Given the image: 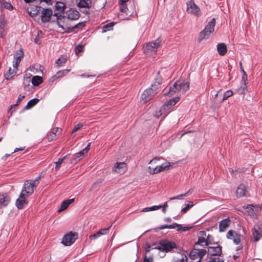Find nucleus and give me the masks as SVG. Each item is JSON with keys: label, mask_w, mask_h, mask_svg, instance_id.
Segmentation results:
<instances>
[{"label": "nucleus", "mask_w": 262, "mask_h": 262, "mask_svg": "<svg viewBox=\"0 0 262 262\" xmlns=\"http://www.w3.org/2000/svg\"><path fill=\"white\" fill-rule=\"evenodd\" d=\"M32 83L34 86H38L42 82V78L39 76H34L32 78Z\"/></svg>", "instance_id": "obj_32"}, {"label": "nucleus", "mask_w": 262, "mask_h": 262, "mask_svg": "<svg viewBox=\"0 0 262 262\" xmlns=\"http://www.w3.org/2000/svg\"><path fill=\"white\" fill-rule=\"evenodd\" d=\"M150 249H151V246L149 244H147L146 245V247L145 248V252L146 253H148V252H149L150 251Z\"/></svg>", "instance_id": "obj_63"}, {"label": "nucleus", "mask_w": 262, "mask_h": 262, "mask_svg": "<svg viewBox=\"0 0 262 262\" xmlns=\"http://www.w3.org/2000/svg\"><path fill=\"white\" fill-rule=\"evenodd\" d=\"M126 164L124 162L116 163L114 167V171L116 172L122 174L125 172Z\"/></svg>", "instance_id": "obj_20"}, {"label": "nucleus", "mask_w": 262, "mask_h": 262, "mask_svg": "<svg viewBox=\"0 0 262 262\" xmlns=\"http://www.w3.org/2000/svg\"><path fill=\"white\" fill-rule=\"evenodd\" d=\"M176 83L177 84L178 90L183 94H185L189 88V82L188 81H177Z\"/></svg>", "instance_id": "obj_16"}, {"label": "nucleus", "mask_w": 262, "mask_h": 262, "mask_svg": "<svg viewBox=\"0 0 262 262\" xmlns=\"http://www.w3.org/2000/svg\"><path fill=\"white\" fill-rule=\"evenodd\" d=\"M143 262H152V257H147V256H145L144 258Z\"/></svg>", "instance_id": "obj_61"}, {"label": "nucleus", "mask_w": 262, "mask_h": 262, "mask_svg": "<svg viewBox=\"0 0 262 262\" xmlns=\"http://www.w3.org/2000/svg\"><path fill=\"white\" fill-rule=\"evenodd\" d=\"M166 112L163 110V111H162V107L160 108V110L158 112H156L155 114V116L157 118H159L160 116H161L162 114L165 113Z\"/></svg>", "instance_id": "obj_51"}, {"label": "nucleus", "mask_w": 262, "mask_h": 262, "mask_svg": "<svg viewBox=\"0 0 262 262\" xmlns=\"http://www.w3.org/2000/svg\"><path fill=\"white\" fill-rule=\"evenodd\" d=\"M171 166L170 162H167L166 163L162 164L160 166H158V168L160 172L167 170L169 169V168Z\"/></svg>", "instance_id": "obj_37"}, {"label": "nucleus", "mask_w": 262, "mask_h": 262, "mask_svg": "<svg viewBox=\"0 0 262 262\" xmlns=\"http://www.w3.org/2000/svg\"><path fill=\"white\" fill-rule=\"evenodd\" d=\"M253 207H254V206L253 205H248L247 206V209H248V212L249 213H254V210L253 209Z\"/></svg>", "instance_id": "obj_57"}, {"label": "nucleus", "mask_w": 262, "mask_h": 262, "mask_svg": "<svg viewBox=\"0 0 262 262\" xmlns=\"http://www.w3.org/2000/svg\"><path fill=\"white\" fill-rule=\"evenodd\" d=\"M77 237V233L70 232L64 235L61 243L66 246H70L75 242Z\"/></svg>", "instance_id": "obj_5"}, {"label": "nucleus", "mask_w": 262, "mask_h": 262, "mask_svg": "<svg viewBox=\"0 0 262 262\" xmlns=\"http://www.w3.org/2000/svg\"><path fill=\"white\" fill-rule=\"evenodd\" d=\"M40 8V6H32L27 8V12L31 16H34L39 13Z\"/></svg>", "instance_id": "obj_21"}, {"label": "nucleus", "mask_w": 262, "mask_h": 262, "mask_svg": "<svg viewBox=\"0 0 262 262\" xmlns=\"http://www.w3.org/2000/svg\"><path fill=\"white\" fill-rule=\"evenodd\" d=\"M16 71L14 68L12 72H11V68L9 69L8 72H7L6 74V79H9L10 78L13 77L16 74Z\"/></svg>", "instance_id": "obj_43"}, {"label": "nucleus", "mask_w": 262, "mask_h": 262, "mask_svg": "<svg viewBox=\"0 0 262 262\" xmlns=\"http://www.w3.org/2000/svg\"><path fill=\"white\" fill-rule=\"evenodd\" d=\"M61 131V129L56 127L53 129V130L50 133L48 134L47 136V139L49 141H52L56 137L57 134H59Z\"/></svg>", "instance_id": "obj_27"}, {"label": "nucleus", "mask_w": 262, "mask_h": 262, "mask_svg": "<svg viewBox=\"0 0 262 262\" xmlns=\"http://www.w3.org/2000/svg\"><path fill=\"white\" fill-rule=\"evenodd\" d=\"M39 102V99L37 98H33L30 100L27 103L25 108L27 110L30 109L34 105H35Z\"/></svg>", "instance_id": "obj_33"}, {"label": "nucleus", "mask_w": 262, "mask_h": 262, "mask_svg": "<svg viewBox=\"0 0 262 262\" xmlns=\"http://www.w3.org/2000/svg\"><path fill=\"white\" fill-rule=\"evenodd\" d=\"M162 82V78L160 73L158 72L155 78V82L151 84V87L148 88L151 91L155 93V95L158 93V90L160 88Z\"/></svg>", "instance_id": "obj_10"}, {"label": "nucleus", "mask_w": 262, "mask_h": 262, "mask_svg": "<svg viewBox=\"0 0 262 262\" xmlns=\"http://www.w3.org/2000/svg\"><path fill=\"white\" fill-rule=\"evenodd\" d=\"M155 96V93L151 91L150 89L145 90L141 95V98L144 103L150 100Z\"/></svg>", "instance_id": "obj_14"}, {"label": "nucleus", "mask_w": 262, "mask_h": 262, "mask_svg": "<svg viewBox=\"0 0 262 262\" xmlns=\"http://www.w3.org/2000/svg\"><path fill=\"white\" fill-rule=\"evenodd\" d=\"M215 25V19L212 18L208 24L205 27V28L200 33L199 39L200 41L208 38L211 33L214 30V27Z\"/></svg>", "instance_id": "obj_3"}, {"label": "nucleus", "mask_w": 262, "mask_h": 262, "mask_svg": "<svg viewBox=\"0 0 262 262\" xmlns=\"http://www.w3.org/2000/svg\"><path fill=\"white\" fill-rule=\"evenodd\" d=\"M90 145L91 143H89L87 146L84 149H82V150L84 151L85 154L87 153L88 151L89 150L90 148Z\"/></svg>", "instance_id": "obj_60"}, {"label": "nucleus", "mask_w": 262, "mask_h": 262, "mask_svg": "<svg viewBox=\"0 0 262 262\" xmlns=\"http://www.w3.org/2000/svg\"><path fill=\"white\" fill-rule=\"evenodd\" d=\"M193 206V203L192 201H189L188 204H185V207L181 210V212L185 213L187 211Z\"/></svg>", "instance_id": "obj_39"}, {"label": "nucleus", "mask_w": 262, "mask_h": 262, "mask_svg": "<svg viewBox=\"0 0 262 262\" xmlns=\"http://www.w3.org/2000/svg\"><path fill=\"white\" fill-rule=\"evenodd\" d=\"M189 257L191 259L196 260L195 262L200 261L199 254L198 252V247H195V246H194V248L190 252Z\"/></svg>", "instance_id": "obj_25"}, {"label": "nucleus", "mask_w": 262, "mask_h": 262, "mask_svg": "<svg viewBox=\"0 0 262 262\" xmlns=\"http://www.w3.org/2000/svg\"><path fill=\"white\" fill-rule=\"evenodd\" d=\"M115 23L113 22H111L110 23L107 24L106 25H104L103 27L102 28V32H105L108 31H110L112 30L113 27L114 26Z\"/></svg>", "instance_id": "obj_38"}, {"label": "nucleus", "mask_w": 262, "mask_h": 262, "mask_svg": "<svg viewBox=\"0 0 262 262\" xmlns=\"http://www.w3.org/2000/svg\"><path fill=\"white\" fill-rule=\"evenodd\" d=\"M83 125L81 123H79L77 124H76L73 128L72 130V133L76 132L78 129H79L80 128L82 127Z\"/></svg>", "instance_id": "obj_53"}, {"label": "nucleus", "mask_w": 262, "mask_h": 262, "mask_svg": "<svg viewBox=\"0 0 262 262\" xmlns=\"http://www.w3.org/2000/svg\"><path fill=\"white\" fill-rule=\"evenodd\" d=\"M176 227L178 228L177 229L178 231H186L189 230L191 228V227L190 226L183 227L181 225L178 224L177 223H173L171 225H163L159 227L158 228L159 230H163L165 228L174 229Z\"/></svg>", "instance_id": "obj_7"}, {"label": "nucleus", "mask_w": 262, "mask_h": 262, "mask_svg": "<svg viewBox=\"0 0 262 262\" xmlns=\"http://www.w3.org/2000/svg\"><path fill=\"white\" fill-rule=\"evenodd\" d=\"M120 10L123 13H126L128 10L126 4H121L120 6Z\"/></svg>", "instance_id": "obj_52"}, {"label": "nucleus", "mask_w": 262, "mask_h": 262, "mask_svg": "<svg viewBox=\"0 0 262 262\" xmlns=\"http://www.w3.org/2000/svg\"><path fill=\"white\" fill-rule=\"evenodd\" d=\"M101 235H103V233H101V231H98L94 234L90 235L89 238L90 239L93 240L97 238Z\"/></svg>", "instance_id": "obj_42"}, {"label": "nucleus", "mask_w": 262, "mask_h": 262, "mask_svg": "<svg viewBox=\"0 0 262 262\" xmlns=\"http://www.w3.org/2000/svg\"><path fill=\"white\" fill-rule=\"evenodd\" d=\"M227 238L233 240L236 245L239 244L241 242V235L233 230H229L226 235Z\"/></svg>", "instance_id": "obj_11"}, {"label": "nucleus", "mask_w": 262, "mask_h": 262, "mask_svg": "<svg viewBox=\"0 0 262 262\" xmlns=\"http://www.w3.org/2000/svg\"><path fill=\"white\" fill-rule=\"evenodd\" d=\"M246 79L245 77L243 76L242 77V81H243L242 85L241 86V88L242 89L243 91L242 92V94H244L245 90L246 89Z\"/></svg>", "instance_id": "obj_49"}, {"label": "nucleus", "mask_w": 262, "mask_h": 262, "mask_svg": "<svg viewBox=\"0 0 262 262\" xmlns=\"http://www.w3.org/2000/svg\"><path fill=\"white\" fill-rule=\"evenodd\" d=\"M25 98V96L24 95H21V94H20L18 97V99H17V103L14 105H11V107H13V106H16L18 105V103H19V102H20L21 101H22V100Z\"/></svg>", "instance_id": "obj_56"}, {"label": "nucleus", "mask_w": 262, "mask_h": 262, "mask_svg": "<svg viewBox=\"0 0 262 262\" xmlns=\"http://www.w3.org/2000/svg\"><path fill=\"white\" fill-rule=\"evenodd\" d=\"M148 171L151 174H156L160 172L158 166L155 168H151L150 166L148 167Z\"/></svg>", "instance_id": "obj_45"}, {"label": "nucleus", "mask_w": 262, "mask_h": 262, "mask_svg": "<svg viewBox=\"0 0 262 262\" xmlns=\"http://www.w3.org/2000/svg\"><path fill=\"white\" fill-rule=\"evenodd\" d=\"M184 194H180V195H177V196H174V197H173V198H171L170 199V200H175V199H177V200H182L183 199L184 197H186L185 195H183Z\"/></svg>", "instance_id": "obj_58"}, {"label": "nucleus", "mask_w": 262, "mask_h": 262, "mask_svg": "<svg viewBox=\"0 0 262 262\" xmlns=\"http://www.w3.org/2000/svg\"><path fill=\"white\" fill-rule=\"evenodd\" d=\"M111 226H112V225L109 226L108 228L101 229L100 230H99V231H101V233H103V235H105V234H107L108 231L109 229H110V228L111 227Z\"/></svg>", "instance_id": "obj_55"}, {"label": "nucleus", "mask_w": 262, "mask_h": 262, "mask_svg": "<svg viewBox=\"0 0 262 262\" xmlns=\"http://www.w3.org/2000/svg\"><path fill=\"white\" fill-rule=\"evenodd\" d=\"M53 14L52 10L50 8L43 9L41 12V19L43 23L49 22Z\"/></svg>", "instance_id": "obj_13"}, {"label": "nucleus", "mask_w": 262, "mask_h": 262, "mask_svg": "<svg viewBox=\"0 0 262 262\" xmlns=\"http://www.w3.org/2000/svg\"><path fill=\"white\" fill-rule=\"evenodd\" d=\"M3 6L5 8L8 9L9 10H12L13 9V7L11 4L10 3L7 2H3Z\"/></svg>", "instance_id": "obj_47"}, {"label": "nucleus", "mask_w": 262, "mask_h": 262, "mask_svg": "<svg viewBox=\"0 0 262 262\" xmlns=\"http://www.w3.org/2000/svg\"><path fill=\"white\" fill-rule=\"evenodd\" d=\"M67 15L68 18L71 20H77L80 17L79 12L78 11L72 9H71L67 12Z\"/></svg>", "instance_id": "obj_19"}, {"label": "nucleus", "mask_w": 262, "mask_h": 262, "mask_svg": "<svg viewBox=\"0 0 262 262\" xmlns=\"http://www.w3.org/2000/svg\"><path fill=\"white\" fill-rule=\"evenodd\" d=\"M85 154L84 152V151L81 150V151H80L79 152L76 153L75 154V159H77V158H78L80 157H82L83 156H84Z\"/></svg>", "instance_id": "obj_54"}, {"label": "nucleus", "mask_w": 262, "mask_h": 262, "mask_svg": "<svg viewBox=\"0 0 262 262\" xmlns=\"http://www.w3.org/2000/svg\"><path fill=\"white\" fill-rule=\"evenodd\" d=\"M64 7V4L62 3L57 2L56 4V7L57 9H61V10H63V8Z\"/></svg>", "instance_id": "obj_59"}, {"label": "nucleus", "mask_w": 262, "mask_h": 262, "mask_svg": "<svg viewBox=\"0 0 262 262\" xmlns=\"http://www.w3.org/2000/svg\"><path fill=\"white\" fill-rule=\"evenodd\" d=\"M230 220L229 218L223 220L220 222L219 230L220 232H224L226 229L229 226Z\"/></svg>", "instance_id": "obj_23"}, {"label": "nucleus", "mask_w": 262, "mask_h": 262, "mask_svg": "<svg viewBox=\"0 0 262 262\" xmlns=\"http://www.w3.org/2000/svg\"><path fill=\"white\" fill-rule=\"evenodd\" d=\"M187 256L184 254H180L178 256L174 258L173 262H187Z\"/></svg>", "instance_id": "obj_31"}, {"label": "nucleus", "mask_w": 262, "mask_h": 262, "mask_svg": "<svg viewBox=\"0 0 262 262\" xmlns=\"http://www.w3.org/2000/svg\"><path fill=\"white\" fill-rule=\"evenodd\" d=\"M233 94V92L231 90H228L224 93L222 101L227 100L229 97L232 96Z\"/></svg>", "instance_id": "obj_41"}, {"label": "nucleus", "mask_w": 262, "mask_h": 262, "mask_svg": "<svg viewBox=\"0 0 262 262\" xmlns=\"http://www.w3.org/2000/svg\"><path fill=\"white\" fill-rule=\"evenodd\" d=\"M161 39L158 37L154 41L149 42L144 47V51L147 55H152L155 54L158 50V48L160 46Z\"/></svg>", "instance_id": "obj_2"}, {"label": "nucleus", "mask_w": 262, "mask_h": 262, "mask_svg": "<svg viewBox=\"0 0 262 262\" xmlns=\"http://www.w3.org/2000/svg\"><path fill=\"white\" fill-rule=\"evenodd\" d=\"M246 187L245 185L241 184L236 190V196L237 198H241L246 196Z\"/></svg>", "instance_id": "obj_22"}, {"label": "nucleus", "mask_w": 262, "mask_h": 262, "mask_svg": "<svg viewBox=\"0 0 262 262\" xmlns=\"http://www.w3.org/2000/svg\"><path fill=\"white\" fill-rule=\"evenodd\" d=\"M251 241L252 242H256L262 237V231H260V228L258 225L255 226L251 229Z\"/></svg>", "instance_id": "obj_9"}, {"label": "nucleus", "mask_w": 262, "mask_h": 262, "mask_svg": "<svg viewBox=\"0 0 262 262\" xmlns=\"http://www.w3.org/2000/svg\"><path fill=\"white\" fill-rule=\"evenodd\" d=\"M198 252L199 254L200 259H201L207 252L206 249H200L198 247Z\"/></svg>", "instance_id": "obj_44"}, {"label": "nucleus", "mask_w": 262, "mask_h": 262, "mask_svg": "<svg viewBox=\"0 0 262 262\" xmlns=\"http://www.w3.org/2000/svg\"><path fill=\"white\" fill-rule=\"evenodd\" d=\"M213 246L208 247L207 253L211 256H221L222 253V247L217 243H212Z\"/></svg>", "instance_id": "obj_8"}, {"label": "nucleus", "mask_w": 262, "mask_h": 262, "mask_svg": "<svg viewBox=\"0 0 262 262\" xmlns=\"http://www.w3.org/2000/svg\"><path fill=\"white\" fill-rule=\"evenodd\" d=\"M27 195L20 193L19 198L16 201V206L19 209H21L24 208V205L27 203V201L26 198Z\"/></svg>", "instance_id": "obj_17"}, {"label": "nucleus", "mask_w": 262, "mask_h": 262, "mask_svg": "<svg viewBox=\"0 0 262 262\" xmlns=\"http://www.w3.org/2000/svg\"><path fill=\"white\" fill-rule=\"evenodd\" d=\"M83 47L82 45H78L75 47V52L76 54H77L78 53H80L83 50Z\"/></svg>", "instance_id": "obj_50"}, {"label": "nucleus", "mask_w": 262, "mask_h": 262, "mask_svg": "<svg viewBox=\"0 0 262 262\" xmlns=\"http://www.w3.org/2000/svg\"><path fill=\"white\" fill-rule=\"evenodd\" d=\"M67 61V59L63 57L59 58L56 62L58 67H62Z\"/></svg>", "instance_id": "obj_40"}, {"label": "nucleus", "mask_w": 262, "mask_h": 262, "mask_svg": "<svg viewBox=\"0 0 262 262\" xmlns=\"http://www.w3.org/2000/svg\"><path fill=\"white\" fill-rule=\"evenodd\" d=\"M9 201V198L6 194H0V207L6 206Z\"/></svg>", "instance_id": "obj_28"}, {"label": "nucleus", "mask_w": 262, "mask_h": 262, "mask_svg": "<svg viewBox=\"0 0 262 262\" xmlns=\"http://www.w3.org/2000/svg\"><path fill=\"white\" fill-rule=\"evenodd\" d=\"M74 201V199H69L63 201L61 203L60 208L58 210V212H61L66 209L70 204L73 203Z\"/></svg>", "instance_id": "obj_29"}, {"label": "nucleus", "mask_w": 262, "mask_h": 262, "mask_svg": "<svg viewBox=\"0 0 262 262\" xmlns=\"http://www.w3.org/2000/svg\"><path fill=\"white\" fill-rule=\"evenodd\" d=\"M24 56V53L22 50L17 51L14 55V60L13 61V67L17 70L18 64L20 62L21 58Z\"/></svg>", "instance_id": "obj_18"}, {"label": "nucleus", "mask_w": 262, "mask_h": 262, "mask_svg": "<svg viewBox=\"0 0 262 262\" xmlns=\"http://www.w3.org/2000/svg\"><path fill=\"white\" fill-rule=\"evenodd\" d=\"M217 51L218 53L221 55H225L227 52V46L225 43H220L217 45Z\"/></svg>", "instance_id": "obj_26"}, {"label": "nucleus", "mask_w": 262, "mask_h": 262, "mask_svg": "<svg viewBox=\"0 0 262 262\" xmlns=\"http://www.w3.org/2000/svg\"><path fill=\"white\" fill-rule=\"evenodd\" d=\"M187 11L188 13L193 14L196 16L201 15L200 9L195 4L194 1L192 0L187 3Z\"/></svg>", "instance_id": "obj_6"}, {"label": "nucleus", "mask_w": 262, "mask_h": 262, "mask_svg": "<svg viewBox=\"0 0 262 262\" xmlns=\"http://www.w3.org/2000/svg\"><path fill=\"white\" fill-rule=\"evenodd\" d=\"M180 98L179 97H176L166 102L162 105V111L164 110L166 112L168 111L180 100Z\"/></svg>", "instance_id": "obj_15"}, {"label": "nucleus", "mask_w": 262, "mask_h": 262, "mask_svg": "<svg viewBox=\"0 0 262 262\" xmlns=\"http://www.w3.org/2000/svg\"><path fill=\"white\" fill-rule=\"evenodd\" d=\"M67 157V156H66L63 157V159H59L58 161L55 162L56 164L55 170H57L59 169L61 163H62L64 159H65Z\"/></svg>", "instance_id": "obj_46"}, {"label": "nucleus", "mask_w": 262, "mask_h": 262, "mask_svg": "<svg viewBox=\"0 0 262 262\" xmlns=\"http://www.w3.org/2000/svg\"><path fill=\"white\" fill-rule=\"evenodd\" d=\"M36 181L28 180L24 183L21 193L29 196L34 192V188L36 187L35 182Z\"/></svg>", "instance_id": "obj_4"}, {"label": "nucleus", "mask_w": 262, "mask_h": 262, "mask_svg": "<svg viewBox=\"0 0 262 262\" xmlns=\"http://www.w3.org/2000/svg\"><path fill=\"white\" fill-rule=\"evenodd\" d=\"M162 206L161 205H157V206H153L149 207H146L143 209L141 211L142 212H148V211H154L157 210L158 209H159L161 208Z\"/></svg>", "instance_id": "obj_36"}, {"label": "nucleus", "mask_w": 262, "mask_h": 262, "mask_svg": "<svg viewBox=\"0 0 262 262\" xmlns=\"http://www.w3.org/2000/svg\"><path fill=\"white\" fill-rule=\"evenodd\" d=\"M153 249L159 250L163 252H174V249H177L176 244L167 239H162L160 241L158 246L156 248H152Z\"/></svg>", "instance_id": "obj_1"}, {"label": "nucleus", "mask_w": 262, "mask_h": 262, "mask_svg": "<svg viewBox=\"0 0 262 262\" xmlns=\"http://www.w3.org/2000/svg\"><path fill=\"white\" fill-rule=\"evenodd\" d=\"M91 4L90 0H80L78 4V6L80 8H89Z\"/></svg>", "instance_id": "obj_30"}, {"label": "nucleus", "mask_w": 262, "mask_h": 262, "mask_svg": "<svg viewBox=\"0 0 262 262\" xmlns=\"http://www.w3.org/2000/svg\"><path fill=\"white\" fill-rule=\"evenodd\" d=\"M57 24L59 28H61L63 30H67L66 31L67 32V31L68 30L67 29V28H64V27H63V26H62V25L60 24V23H59V21L58 20L57 21Z\"/></svg>", "instance_id": "obj_62"}, {"label": "nucleus", "mask_w": 262, "mask_h": 262, "mask_svg": "<svg viewBox=\"0 0 262 262\" xmlns=\"http://www.w3.org/2000/svg\"><path fill=\"white\" fill-rule=\"evenodd\" d=\"M70 71V69H66L58 71L55 75L51 77L50 81L52 82L54 81L56 79L64 76L68 72H69Z\"/></svg>", "instance_id": "obj_24"}, {"label": "nucleus", "mask_w": 262, "mask_h": 262, "mask_svg": "<svg viewBox=\"0 0 262 262\" xmlns=\"http://www.w3.org/2000/svg\"><path fill=\"white\" fill-rule=\"evenodd\" d=\"M177 92L179 91L178 90L177 84L175 82L172 86L169 88L168 92L167 93H165V95H170L171 96L174 95Z\"/></svg>", "instance_id": "obj_34"}, {"label": "nucleus", "mask_w": 262, "mask_h": 262, "mask_svg": "<svg viewBox=\"0 0 262 262\" xmlns=\"http://www.w3.org/2000/svg\"><path fill=\"white\" fill-rule=\"evenodd\" d=\"M84 26H85V21L79 23L77 25H75L74 27H73L72 28L68 27L67 29L68 30L67 31V32L69 33L70 32H72L75 29H79V28L83 27Z\"/></svg>", "instance_id": "obj_35"}, {"label": "nucleus", "mask_w": 262, "mask_h": 262, "mask_svg": "<svg viewBox=\"0 0 262 262\" xmlns=\"http://www.w3.org/2000/svg\"><path fill=\"white\" fill-rule=\"evenodd\" d=\"M200 235L201 236L199 237L198 242L194 245L195 247H198L199 246H204L212 244L211 241L206 240L205 237H203V236H206V232L204 231H201Z\"/></svg>", "instance_id": "obj_12"}, {"label": "nucleus", "mask_w": 262, "mask_h": 262, "mask_svg": "<svg viewBox=\"0 0 262 262\" xmlns=\"http://www.w3.org/2000/svg\"><path fill=\"white\" fill-rule=\"evenodd\" d=\"M224 260L223 258L216 257H213L212 258H211L210 260H209L207 262H224Z\"/></svg>", "instance_id": "obj_48"}, {"label": "nucleus", "mask_w": 262, "mask_h": 262, "mask_svg": "<svg viewBox=\"0 0 262 262\" xmlns=\"http://www.w3.org/2000/svg\"><path fill=\"white\" fill-rule=\"evenodd\" d=\"M192 189H189L187 192H186L183 195H185V196H187L188 195H190V194L192 193Z\"/></svg>", "instance_id": "obj_64"}]
</instances>
